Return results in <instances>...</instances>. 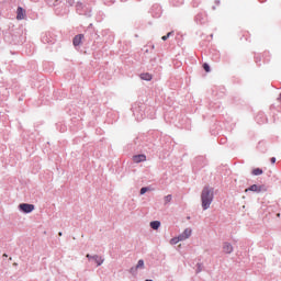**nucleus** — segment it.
<instances>
[{
  "mask_svg": "<svg viewBox=\"0 0 281 281\" xmlns=\"http://www.w3.org/2000/svg\"><path fill=\"white\" fill-rule=\"evenodd\" d=\"M214 201V188L210 186H205L201 192V203L202 210H210V205H212Z\"/></svg>",
  "mask_w": 281,
  "mask_h": 281,
  "instance_id": "obj_1",
  "label": "nucleus"
},
{
  "mask_svg": "<svg viewBox=\"0 0 281 281\" xmlns=\"http://www.w3.org/2000/svg\"><path fill=\"white\" fill-rule=\"evenodd\" d=\"M19 209L21 212H24V214H30L34 212V204L22 203L19 205Z\"/></svg>",
  "mask_w": 281,
  "mask_h": 281,
  "instance_id": "obj_2",
  "label": "nucleus"
},
{
  "mask_svg": "<svg viewBox=\"0 0 281 281\" xmlns=\"http://www.w3.org/2000/svg\"><path fill=\"white\" fill-rule=\"evenodd\" d=\"M262 190H265L263 186L252 184L245 192H262Z\"/></svg>",
  "mask_w": 281,
  "mask_h": 281,
  "instance_id": "obj_3",
  "label": "nucleus"
},
{
  "mask_svg": "<svg viewBox=\"0 0 281 281\" xmlns=\"http://www.w3.org/2000/svg\"><path fill=\"white\" fill-rule=\"evenodd\" d=\"M179 236H180V240H188V238H190V236H192V229L191 228H187Z\"/></svg>",
  "mask_w": 281,
  "mask_h": 281,
  "instance_id": "obj_4",
  "label": "nucleus"
},
{
  "mask_svg": "<svg viewBox=\"0 0 281 281\" xmlns=\"http://www.w3.org/2000/svg\"><path fill=\"white\" fill-rule=\"evenodd\" d=\"M132 159H133L134 164H142V161H146V155H144V154L135 155V156H133Z\"/></svg>",
  "mask_w": 281,
  "mask_h": 281,
  "instance_id": "obj_5",
  "label": "nucleus"
},
{
  "mask_svg": "<svg viewBox=\"0 0 281 281\" xmlns=\"http://www.w3.org/2000/svg\"><path fill=\"white\" fill-rule=\"evenodd\" d=\"M82 38H85V34H79V35H76L72 40V45L75 47H78V45H80V43H82Z\"/></svg>",
  "mask_w": 281,
  "mask_h": 281,
  "instance_id": "obj_6",
  "label": "nucleus"
},
{
  "mask_svg": "<svg viewBox=\"0 0 281 281\" xmlns=\"http://www.w3.org/2000/svg\"><path fill=\"white\" fill-rule=\"evenodd\" d=\"M16 19L18 21H23V19H25V10H23L21 7H19L16 10Z\"/></svg>",
  "mask_w": 281,
  "mask_h": 281,
  "instance_id": "obj_7",
  "label": "nucleus"
},
{
  "mask_svg": "<svg viewBox=\"0 0 281 281\" xmlns=\"http://www.w3.org/2000/svg\"><path fill=\"white\" fill-rule=\"evenodd\" d=\"M223 251H224V254H232V251H234V246H232V244H229V243H224Z\"/></svg>",
  "mask_w": 281,
  "mask_h": 281,
  "instance_id": "obj_8",
  "label": "nucleus"
},
{
  "mask_svg": "<svg viewBox=\"0 0 281 281\" xmlns=\"http://www.w3.org/2000/svg\"><path fill=\"white\" fill-rule=\"evenodd\" d=\"M140 80L150 81V80H153V75H150L149 72H143V74H140Z\"/></svg>",
  "mask_w": 281,
  "mask_h": 281,
  "instance_id": "obj_9",
  "label": "nucleus"
},
{
  "mask_svg": "<svg viewBox=\"0 0 281 281\" xmlns=\"http://www.w3.org/2000/svg\"><path fill=\"white\" fill-rule=\"evenodd\" d=\"M137 269H144V260L143 259L138 260L136 267L131 269V272L133 273L134 271H137Z\"/></svg>",
  "mask_w": 281,
  "mask_h": 281,
  "instance_id": "obj_10",
  "label": "nucleus"
},
{
  "mask_svg": "<svg viewBox=\"0 0 281 281\" xmlns=\"http://www.w3.org/2000/svg\"><path fill=\"white\" fill-rule=\"evenodd\" d=\"M150 227L151 229H159V227H161V222L159 221L150 222Z\"/></svg>",
  "mask_w": 281,
  "mask_h": 281,
  "instance_id": "obj_11",
  "label": "nucleus"
},
{
  "mask_svg": "<svg viewBox=\"0 0 281 281\" xmlns=\"http://www.w3.org/2000/svg\"><path fill=\"white\" fill-rule=\"evenodd\" d=\"M92 260H94V262H97L98 267H100V265H102V262H104V260H102V257H99L98 255L92 256Z\"/></svg>",
  "mask_w": 281,
  "mask_h": 281,
  "instance_id": "obj_12",
  "label": "nucleus"
},
{
  "mask_svg": "<svg viewBox=\"0 0 281 281\" xmlns=\"http://www.w3.org/2000/svg\"><path fill=\"white\" fill-rule=\"evenodd\" d=\"M181 237L180 235L178 237H173L170 239V245H177V243H181Z\"/></svg>",
  "mask_w": 281,
  "mask_h": 281,
  "instance_id": "obj_13",
  "label": "nucleus"
},
{
  "mask_svg": "<svg viewBox=\"0 0 281 281\" xmlns=\"http://www.w3.org/2000/svg\"><path fill=\"white\" fill-rule=\"evenodd\" d=\"M252 175H254L255 177H258V176L262 175V169H260V168L254 169V170H252Z\"/></svg>",
  "mask_w": 281,
  "mask_h": 281,
  "instance_id": "obj_14",
  "label": "nucleus"
},
{
  "mask_svg": "<svg viewBox=\"0 0 281 281\" xmlns=\"http://www.w3.org/2000/svg\"><path fill=\"white\" fill-rule=\"evenodd\" d=\"M170 201H172L171 194H168L167 196H165V205H168V203H170Z\"/></svg>",
  "mask_w": 281,
  "mask_h": 281,
  "instance_id": "obj_15",
  "label": "nucleus"
},
{
  "mask_svg": "<svg viewBox=\"0 0 281 281\" xmlns=\"http://www.w3.org/2000/svg\"><path fill=\"white\" fill-rule=\"evenodd\" d=\"M203 69L206 71V74H210V65L203 64Z\"/></svg>",
  "mask_w": 281,
  "mask_h": 281,
  "instance_id": "obj_16",
  "label": "nucleus"
},
{
  "mask_svg": "<svg viewBox=\"0 0 281 281\" xmlns=\"http://www.w3.org/2000/svg\"><path fill=\"white\" fill-rule=\"evenodd\" d=\"M172 34V32H169L167 35L162 36V41H168V38H170V35Z\"/></svg>",
  "mask_w": 281,
  "mask_h": 281,
  "instance_id": "obj_17",
  "label": "nucleus"
},
{
  "mask_svg": "<svg viewBox=\"0 0 281 281\" xmlns=\"http://www.w3.org/2000/svg\"><path fill=\"white\" fill-rule=\"evenodd\" d=\"M147 190H148V188L143 187V188L140 189V194H146Z\"/></svg>",
  "mask_w": 281,
  "mask_h": 281,
  "instance_id": "obj_18",
  "label": "nucleus"
},
{
  "mask_svg": "<svg viewBox=\"0 0 281 281\" xmlns=\"http://www.w3.org/2000/svg\"><path fill=\"white\" fill-rule=\"evenodd\" d=\"M270 161H271V164H276V157H272V158L270 159Z\"/></svg>",
  "mask_w": 281,
  "mask_h": 281,
  "instance_id": "obj_19",
  "label": "nucleus"
},
{
  "mask_svg": "<svg viewBox=\"0 0 281 281\" xmlns=\"http://www.w3.org/2000/svg\"><path fill=\"white\" fill-rule=\"evenodd\" d=\"M87 258H89V259H93V257H91V255H87Z\"/></svg>",
  "mask_w": 281,
  "mask_h": 281,
  "instance_id": "obj_20",
  "label": "nucleus"
},
{
  "mask_svg": "<svg viewBox=\"0 0 281 281\" xmlns=\"http://www.w3.org/2000/svg\"><path fill=\"white\" fill-rule=\"evenodd\" d=\"M59 236H63V233H59Z\"/></svg>",
  "mask_w": 281,
  "mask_h": 281,
  "instance_id": "obj_21",
  "label": "nucleus"
}]
</instances>
